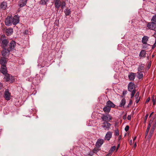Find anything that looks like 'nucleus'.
I'll return each mask as SVG.
<instances>
[{
    "instance_id": "obj_36",
    "label": "nucleus",
    "mask_w": 156,
    "mask_h": 156,
    "mask_svg": "<svg viewBox=\"0 0 156 156\" xmlns=\"http://www.w3.org/2000/svg\"><path fill=\"white\" fill-rule=\"evenodd\" d=\"M139 92H137L135 96L136 99L138 98H139Z\"/></svg>"
},
{
    "instance_id": "obj_54",
    "label": "nucleus",
    "mask_w": 156,
    "mask_h": 156,
    "mask_svg": "<svg viewBox=\"0 0 156 156\" xmlns=\"http://www.w3.org/2000/svg\"><path fill=\"white\" fill-rule=\"evenodd\" d=\"M136 136L133 139V141H135L136 140Z\"/></svg>"
},
{
    "instance_id": "obj_29",
    "label": "nucleus",
    "mask_w": 156,
    "mask_h": 156,
    "mask_svg": "<svg viewBox=\"0 0 156 156\" xmlns=\"http://www.w3.org/2000/svg\"><path fill=\"white\" fill-rule=\"evenodd\" d=\"M49 0H41V3L42 5H45Z\"/></svg>"
},
{
    "instance_id": "obj_15",
    "label": "nucleus",
    "mask_w": 156,
    "mask_h": 156,
    "mask_svg": "<svg viewBox=\"0 0 156 156\" xmlns=\"http://www.w3.org/2000/svg\"><path fill=\"white\" fill-rule=\"evenodd\" d=\"M103 143V140H98L97 141L96 146V147L99 148Z\"/></svg>"
},
{
    "instance_id": "obj_59",
    "label": "nucleus",
    "mask_w": 156,
    "mask_h": 156,
    "mask_svg": "<svg viewBox=\"0 0 156 156\" xmlns=\"http://www.w3.org/2000/svg\"><path fill=\"white\" fill-rule=\"evenodd\" d=\"M150 67H151V65H150V66H148V67L149 68H150Z\"/></svg>"
},
{
    "instance_id": "obj_38",
    "label": "nucleus",
    "mask_w": 156,
    "mask_h": 156,
    "mask_svg": "<svg viewBox=\"0 0 156 156\" xmlns=\"http://www.w3.org/2000/svg\"><path fill=\"white\" fill-rule=\"evenodd\" d=\"M129 126H126L125 128V131L126 132H127L129 129Z\"/></svg>"
},
{
    "instance_id": "obj_46",
    "label": "nucleus",
    "mask_w": 156,
    "mask_h": 156,
    "mask_svg": "<svg viewBox=\"0 0 156 156\" xmlns=\"http://www.w3.org/2000/svg\"><path fill=\"white\" fill-rule=\"evenodd\" d=\"M131 119V116L130 115H128L127 116V119L128 120H130Z\"/></svg>"
},
{
    "instance_id": "obj_28",
    "label": "nucleus",
    "mask_w": 156,
    "mask_h": 156,
    "mask_svg": "<svg viewBox=\"0 0 156 156\" xmlns=\"http://www.w3.org/2000/svg\"><path fill=\"white\" fill-rule=\"evenodd\" d=\"M99 148L96 147L93 150V152L94 153H96L98 151H99Z\"/></svg>"
},
{
    "instance_id": "obj_3",
    "label": "nucleus",
    "mask_w": 156,
    "mask_h": 156,
    "mask_svg": "<svg viewBox=\"0 0 156 156\" xmlns=\"http://www.w3.org/2000/svg\"><path fill=\"white\" fill-rule=\"evenodd\" d=\"M102 127L105 130H109L110 129L111 124L107 122H105L102 123Z\"/></svg>"
},
{
    "instance_id": "obj_9",
    "label": "nucleus",
    "mask_w": 156,
    "mask_h": 156,
    "mask_svg": "<svg viewBox=\"0 0 156 156\" xmlns=\"http://www.w3.org/2000/svg\"><path fill=\"white\" fill-rule=\"evenodd\" d=\"M112 135V132L110 131L108 132L106 134L105 139L108 141L111 138Z\"/></svg>"
},
{
    "instance_id": "obj_52",
    "label": "nucleus",
    "mask_w": 156,
    "mask_h": 156,
    "mask_svg": "<svg viewBox=\"0 0 156 156\" xmlns=\"http://www.w3.org/2000/svg\"><path fill=\"white\" fill-rule=\"evenodd\" d=\"M111 155V153H109L106 156H110Z\"/></svg>"
},
{
    "instance_id": "obj_12",
    "label": "nucleus",
    "mask_w": 156,
    "mask_h": 156,
    "mask_svg": "<svg viewBox=\"0 0 156 156\" xmlns=\"http://www.w3.org/2000/svg\"><path fill=\"white\" fill-rule=\"evenodd\" d=\"M135 84L132 83L130 82L129 83L128 86V90L129 91L131 92L135 87Z\"/></svg>"
},
{
    "instance_id": "obj_42",
    "label": "nucleus",
    "mask_w": 156,
    "mask_h": 156,
    "mask_svg": "<svg viewBox=\"0 0 156 156\" xmlns=\"http://www.w3.org/2000/svg\"><path fill=\"white\" fill-rule=\"evenodd\" d=\"M150 97L148 98L145 101V103H147L148 102L150 101Z\"/></svg>"
},
{
    "instance_id": "obj_47",
    "label": "nucleus",
    "mask_w": 156,
    "mask_h": 156,
    "mask_svg": "<svg viewBox=\"0 0 156 156\" xmlns=\"http://www.w3.org/2000/svg\"><path fill=\"white\" fill-rule=\"evenodd\" d=\"M126 115H127V113H126V114L124 115V116H123V119H126Z\"/></svg>"
},
{
    "instance_id": "obj_20",
    "label": "nucleus",
    "mask_w": 156,
    "mask_h": 156,
    "mask_svg": "<svg viewBox=\"0 0 156 156\" xmlns=\"http://www.w3.org/2000/svg\"><path fill=\"white\" fill-rule=\"evenodd\" d=\"M103 110L106 114H108L111 110V108L107 106L104 107Z\"/></svg>"
},
{
    "instance_id": "obj_23",
    "label": "nucleus",
    "mask_w": 156,
    "mask_h": 156,
    "mask_svg": "<svg viewBox=\"0 0 156 156\" xmlns=\"http://www.w3.org/2000/svg\"><path fill=\"white\" fill-rule=\"evenodd\" d=\"M138 74V77L140 79H141L143 77V74L141 72H138L137 73Z\"/></svg>"
},
{
    "instance_id": "obj_51",
    "label": "nucleus",
    "mask_w": 156,
    "mask_h": 156,
    "mask_svg": "<svg viewBox=\"0 0 156 156\" xmlns=\"http://www.w3.org/2000/svg\"><path fill=\"white\" fill-rule=\"evenodd\" d=\"M153 113H154V112H152L151 113L150 115L149 116V118H150L151 116V115L153 114Z\"/></svg>"
},
{
    "instance_id": "obj_22",
    "label": "nucleus",
    "mask_w": 156,
    "mask_h": 156,
    "mask_svg": "<svg viewBox=\"0 0 156 156\" xmlns=\"http://www.w3.org/2000/svg\"><path fill=\"white\" fill-rule=\"evenodd\" d=\"M126 103V100L125 98H123L121 100L120 104L119 105V107H122L124 106Z\"/></svg>"
},
{
    "instance_id": "obj_17",
    "label": "nucleus",
    "mask_w": 156,
    "mask_h": 156,
    "mask_svg": "<svg viewBox=\"0 0 156 156\" xmlns=\"http://www.w3.org/2000/svg\"><path fill=\"white\" fill-rule=\"evenodd\" d=\"M7 6V3L6 2H2L0 5V8L3 9H5Z\"/></svg>"
},
{
    "instance_id": "obj_50",
    "label": "nucleus",
    "mask_w": 156,
    "mask_h": 156,
    "mask_svg": "<svg viewBox=\"0 0 156 156\" xmlns=\"http://www.w3.org/2000/svg\"><path fill=\"white\" fill-rule=\"evenodd\" d=\"M2 87V84L0 82V90L1 89Z\"/></svg>"
},
{
    "instance_id": "obj_57",
    "label": "nucleus",
    "mask_w": 156,
    "mask_h": 156,
    "mask_svg": "<svg viewBox=\"0 0 156 156\" xmlns=\"http://www.w3.org/2000/svg\"><path fill=\"white\" fill-rule=\"evenodd\" d=\"M132 140H131L130 141V144H132Z\"/></svg>"
},
{
    "instance_id": "obj_56",
    "label": "nucleus",
    "mask_w": 156,
    "mask_h": 156,
    "mask_svg": "<svg viewBox=\"0 0 156 156\" xmlns=\"http://www.w3.org/2000/svg\"><path fill=\"white\" fill-rule=\"evenodd\" d=\"M136 143L134 145V147H136Z\"/></svg>"
},
{
    "instance_id": "obj_53",
    "label": "nucleus",
    "mask_w": 156,
    "mask_h": 156,
    "mask_svg": "<svg viewBox=\"0 0 156 156\" xmlns=\"http://www.w3.org/2000/svg\"><path fill=\"white\" fill-rule=\"evenodd\" d=\"M121 136H119V140L121 139Z\"/></svg>"
},
{
    "instance_id": "obj_37",
    "label": "nucleus",
    "mask_w": 156,
    "mask_h": 156,
    "mask_svg": "<svg viewBox=\"0 0 156 156\" xmlns=\"http://www.w3.org/2000/svg\"><path fill=\"white\" fill-rule=\"evenodd\" d=\"M152 101L153 103V104L154 105H155V100L154 99V96L152 97Z\"/></svg>"
},
{
    "instance_id": "obj_48",
    "label": "nucleus",
    "mask_w": 156,
    "mask_h": 156,
    "mask_svg": "<svg viewBox=\"0 0 156 156\" xmlns=\"http://www.w3.org/2000/svg\"><path fill=\"white\" fill-rule=\"evenodd\" d=\"M156 44L154 43V44L153 45L152 48L153 49L156 47Z\"/></svg>"
},
{
    "instance_id": "obj_11",
    "label": "nucleus",
    "mask_w": 156,
    "mask_h": 156,
    "mask_svg": "<svg viewBox=\"0 0 156 156\" xmlns=\"http://www.w3.org/2000/svg\"><path fill=\"white\" fill-rule=\"evenodd\" d=\"M0 71L4 75L7 73L8 71L6 66H1Z\"/></svg>"
},
{
    "instance_id": "obj_14",
    "label": "nucleus",
    "mask_w": 156,
    "mask_h": 156,
    "mask_svg": "<svg viewBox=\"0 0 156 156\" xmlns=\"http://www.w3.org/2000/svg\"><path fill=\"white\" fill-rule=\"evenodd\" d=\"M13 32V29L11 28L7 29L5 30L6 34L8 36H10L12 34Z\"/></svg>"
},
{
    "instance_id": "obj_16",
    "label": "nucleus",
    "mask_w": 156,
    "mask_h": 156,
    "mask_svg": "<svg viewBox=\"0 0 156 156\" xmlns=\"http://www.w3.org/2000/svg\"><path fill=\"white\" fill-rule=\"evenodd\" d=\"M106 105L110 108H114L115 106V105L110 100L107 102Z\"/></svg>"
},
{
    "instance_id": "obj_13",
    "label": "nucleus",
    "mask_w": 156,
    "mask_h": 156,
    "mask_svg": "<svg viewBox=\"0 0 156 156\" xmlns=\"http://www.w3.org/2000/svg\"><path fill=\"white\" fill-rule=\"evenodd\" d=\"M6 60L5 58L2 57L0 59V64L2 66H6Z\"/></svg>"
},
{
    "instance_id": "obj_41",
    "label": "nucleus",
    "mask_w": 156,
    "mask_h": 156,
    "mask_svg": "<svg viewBox=\"0 0 156 156\" xmlns=\"http://www.w3.org/2000/svg\"><path fill=\"white\" fill-rule=\"evenodd\" d=\"M132 103V101L131 100H129V103L128 105L127 106V107H129V106H130Z\"/></svg>"
},
{
    "instance_id": "obj_58",
    "label": "nucleus",
    "mask_w": 156,
    "mask_h": 156,
    "mask_svg": "<svg viewBox=\"0 0 156 156\" xmlns=\"http://www.w3.org/2000/svg\"><path fill=\"white\" fill-rule=\"evenodd\" d=\"M64 7H61V8H62V9H63V8Z\"/></svg>"
},
{
    "instance_id": "obj_45",
    "label": "nucleus",
    "mask_w": 156,
    "mask_h": 156,
    "mask_svg": "<svg viewBox=\"0 0 156 156\" xmlns=\"http://www.w3.org/2000/svg\"><path fill=\"white\" fill-rule=\"evenodd\" d=\"M127 93V91L126 90L124 91L123 92L122 94L124 96Z\"/></svg>"
},
{
    "instance_id": "obj_40",
    "label": "nucleus",
    "mask_w": 156,
    "mask_h": 156,
    "mask_svg": "<svg viewBox=\"0 0 156 156\" xmlns=\"http://www.w3.org/2000/svg\"><path fill=\"white\" fill-rule=\"evenodd\" d=\"M66 5V3L64 2H62V3H61V7H65Z\"/></svg>"
},
{
    "instance_id": "obj_25",
    "label": "nucleus",
    "mask_w": 156,
    "mask_h": 156,
    "mask_svg": "<svg viewBox=\"0 0 156 156\" xmlns=\"http://www.w3.org/2000/svg\"><path fill=\"white\" fill-rule=\"evenodd\" d=\"M144 66H142V65H141L138 68V71L139 72H141V71L144 69Z\"/></svg>"
},
{
    "instance_id": "obj_10",
    "label": "nucleus",
    "mask_w": 156,
    "mask_h": 156,
    "mask_svg": "<svg viewBox=\"0 0 156 156\" xmlns=\"http://www.w3.org/2000/svg\"><path fill=\"white\" fill-rule=\"evenodd\" d=\"M55 7L58 9L61 6V2L60 0H54Z\"/></svg>"
},
{
    "instance_id": "obj_27",
    "label": "nucleus",
    "mask_w": 156,
    "mask_h": 156,
    "mask_svg": "<svg viewBox=\"0 0 156 156\" xmlns=\"http://www.w3.org/2000/svg\"><path fill=\"white\" fill-rule=\"evenodd\" d=\"M151 126H150V125H148V126H147V129L146 130V133H145V136L146 137V136H147L148 135V132L149 131V130L150 129V128Z\"/></svg>"
},
{
    "instance_id": "obj_34",
    "label": "nucleus",
    "mask_w": 156,
    "mask_h": 156,
    "mask_svg": "<svg viewBox=\"0 0 156 156\" xmlns=\"http://www.w3.org/2000/svg\"><path fill=\"white\" fill-rule=\"evenodd\" d=\"M154 120V119L153 118H152L151 120H150L149 123V124L148 125H150L151 126V124H152L153 121Z\"/></svg>"
},
{
    "instance_id": "obj_2",
    "label": "nucleus",
    "mask_w": 156,
    "mask_h": 156,
    "mask_svg": "<svg viewBox=\"0 0 156 156\" xmlns=\"http://www.w3.org/2000/svg\"><path fill=\"white\" fill-rule=\"evenodd\" d=\"M12 16H7L5 20V23L6 26H10L12 24Z\"/></svg>"
},
{
    "instance_id": "obj_43",
    "label": "nucleus",
    "mask_w": 156,
    "mask_h": 156,
    "mask_svg": "<svg viewBox=\"0 0 156 156\" xmlns=\"http://www.w3.org/2000/svg\"><path fill=\"white\" fill-rule=\"evenodd\" d=\"M140 97H139V98H138L136 99V103H137L139 102V101L140 100Z\"/></svg>"
},
{
    "instance_id": "obj_55",
    "label": "nucleus",
    "mask_w": 156,
    "mask_h": 156,
    "mask_svg": "<svg viewBox=\"0 0 156 156\" xmlns=\"http://www.w3.org/2000/svg\"><path fill=\"white\" fill-rule=\"evenodd\" d=\"M134 95L132 94H131V98H132L134 96Z\"/></svg>"
},
{
    "instance_id": "obj_21",
    "label": "nucleus",
    "mask_w": 156,
    "mask_h": 156,
    "mask_svg": "<svg viewBox=\"0 0 156 156\" xmlns=\"http://www.w3.org/2000/svg\"><path fill=\"white\" fill-rule=\"evenodd\" d=\"M149 39V37L147 36H144L142 39V42L143 44H147V42Z\"/></svg>"
},
{
    "instance_id": "obj_18",
    "label": "nucleus",
    "mask_w": 156,
    "mask_h": 156,
    "mask_svg": "<svg viewBox=\"0 0 156 156\" xmlns=\"http://www.w3.org/2000/svg\"><path fill=\"white\" fill-rule=\"evenodd\" d=\"M146 52L144 50H142L139 54V56L140 58H145L146 57Z\"/></svg>"
},
{
    "instance_id": "obj_39",
    "label": "nucleus",
    "mask_w": 156,
    "mask_h": 156,
    "mask_svg": "<svg viewBox=\"0 0 156 156\" xmlns=\"http://www.w3.org/2000/svg\"><path fill=\"white\" fill-rule=\"evenodd\" d=\"M115 148H116V147H115V146H113L110 149V151H114L115 150Z\"/></svg>"
},
{
    "instance_id": "obj_5",
    "label": "nucleus",
    "mask_w": 156,
    "mask_h": 156,
    "mask_svg": "<svg viewBox=\"0 0 156 156\" xmlns=\"http://www.w3.org/2000/svg\"><path fill=\"white\" fill-rule=\"evenodd\" d=\"M11 93L9 92L8 89H6L4 92V97L5 99L7 101L9 100L10 99Z\"/></svg>"
},
{
    "instance_id": "obj_31",
    "label": "nucleus",
    "mask_w": 156,
    "mask_h": 156,
    "mask_svg": "<svg viewBox=\"0 0 156 156\" xmlns=\"http://www.w3.org/2000/svg\"><path fill=\"white\" fill-rule=\"evenodd\" d=\"M148 114H147L144 118V123H145L146 122V121L147 120V117H148Z\"/></svg>"
},
{
    "instance_id": "obj_33",
    "label": "nucleus",
    "mask_w": 156,
    "mask_h": 156,
    "mask_svg": "<svg viewBox=\"0 0 156 156\" xmlns=\"http://www.w3.org/2000/svg\"><path fill=\"white\" fill-rule=\"evenodd\" d=\"M115 135L116 136H118L119 135V133L118 129H117L115 130Z\"/></svg>"
},
{
    "instance_id": "obj_61",
    "label": "nucleus",
    "mask_w": 156,
    "mask_h": 156,
    "mask_svg": "<svg viewBox=\"0 0 156 156\" xmlns=\"http://www.w3.org/2000/svg\"><path fill=\"white\" fill-rule=\"evenodd\" d=\"M155 122H156V119H155Z\"/></svg>"
},
{
    "instance_id": "obj_30",
    "label": "nucleus",
    "mask_w": 156,
    "mask_h": 156,
    "mask_svg": "<svg viewBox=\"0 0 156 156\" xmlns=\"http://www.w3.org/2000/svg\"><path fill=\"white\" fill-rule=\"evenodd\" d=\"M151 21L156 23V14L153 16Z\"/></svg>"
},
{
    "instance_id": "obj_24",
    "label": "nucleus",
    "mask_w": 156,
    "mask_h": 156,
    "mask_svg": "<svg viewBox=\"0 0 156 156\" xmlns=\"http://www.w3.org/2000/svg\"><path fill=\"white\" fill-rule=\"evenodd\" d=\"M151 26V29L154 30H156V23H155L152 22Z\"/></svg>"
},
{
    "instance_id": "obj_26",
    "label": "nucleus",
    "mask_w": 156,
    "mask_h": 156,
    "mask_svg": "<svg viewBox=\"0 0 156 156\" xmlns=\"http://www.w3.org/2000/svg\"><path fill=\"white\" fill-rule=\"evenodd\" d=\"M65 12L66 16H69L70 14L71 11L70 9H67L66 10V11H65Z\"/></svg>"
},
{
    "instance_id": "obj_8",
    "label": "nucleus",
    "mask_w": 156,
    "mask_h": 156,
    "mask_svg": "<svg viewBox=\"0 0 156 156\" xmlns=\"http://www.w3.org/2000/svg\"><path fill=\"white\" fill-rule=\"evenodd\" d=\"M27 0H20L18 2V5L21 8L25 5L27 3Z\"/></svg>"
},
{
    "instance_id": "obj_4",
    "label": "nucleus",
    "mask_w": 156,
    "mask_h": 156,
    "mask_svg": "<svg viewBox=\"0 0 156 156\" xmlns=\"http://www.w3.org/2000/svg\"><path fill=\"white\" fill-rule=\"evenodd\" d=\"M101 118L103 121L107 122V121H109L112 119V117L109 114H107L106 115L103 114L102 116L101 117Z\"/></svg>"
},
{
    "instance_id": "obj_19",
    "label": "nucleus",
    "mask_w": 156,
    "mask_h": 156,
    "mask_svg": "<svg viewBox=\"0 0 156 156\" xmlns=\"http://www.w3.org/2000/svg\"><path fill=\"white\" fill-rule=\"evenodd\" d=\"M128 77L130 81L133 80L135 78V74L133 73H131L129 75Z\"/></svg>"
},
{
    "instance_id": "obj_32",
    "label": "nucleus",
    "mask_w": 156,
    "mask_h": 156,
    "mask_svg": "<svg viewBox=\"0 0 156 156\" xmlns=\"http://www.w3.org/2000/svg\"><path fill=\"white\" fill-rule=\"evenodd\" d=\"M152 22L151 23H148L147 25V27H148L149 29H151V27H152Z\"/></svg>"
},
{
    "instance_id": "obj_35",
    "label": "nucleus",
    "mask_w": 156,
    "mask_h": 156,
    "mask_svg": "<svg viewBox=\"0 0 156 156\" xmlns=\"http://www.w3.org/2000/svg\"><path fill=\"white\" fill-rule=\"evenodd\" d=\"M155 129V127L154 126H153L150 132V133H151V134L153 133L154 130Z\"/></svg>"
},
{
    "instance_id": "obj_7",
    "label": "nucleus",
    "mask_w": 156,
    "mask_h": 156,
    "mask_svg": "<svg viewBox=\"0 0 156 156\" xmlns=\"http://www.w3.org/2000/svg\"><path fill=\"white\" fill-rule=\"evenodd\" d=\"M4 75L5 76L4 79L6 81L12 82V80H13V77L12 76L8 73Z\"/></svg>"
},
{
    "instance_id": "obj_44",
    "label": "nucleus",
    "mask_w": 156,
    "mask_h": 156,
    "mask_svg": "<svg viewBox=\"0 0 156 156\" xmlns=\"http://www.w3.org/2000/svg\"><path fill=\"white\" fill-rule=\"evenodd\" d=\"M132 94L134 95L135 93H136V90L135 89H134L132 91Z\"/></svg>"
},
{
    "instance_id": "obj_60",
    "label": "nucleus",
    "mask_w": 156,
    "mask_h": 156,
    "mask_svg": "<svg viewBox=\"0 0 156 156\" xmlns=\"http://www.w3.org/2000/svg\"><path fill=\"white\" fill-rule=\"evenodd\" d=\"M154 44H156V40H155V43H154Z\"/></svg>"
},
{
    "instance_id": "obj_1",
    "label": "nucleus",
    "mask_w": 156,
    "mask_h": 156,
    "mask_svg": "<svg viewBox=\"0 0 156 156\" xmlns=\"http://www.w3.org/2000/svg\"><path fill=\"white\" fill-rule=\"evenodd\" d=\"M16 43L15 41H11L9 43L6 39L2 40L1 46L3 49L2 52V55L3 57H7L10 54V52L13 50Z\"/></svg>"
},
{
    "instance_id": "obj_49",
    "label": "nucleus",
    "mask_w": 156,
    "mask_h": 156,
    "mask_svg": "<svg viewBox=\"0 0 156 156\" xmlns=\"http://www.w3.org/2000/svg\"><path fill=\"white\" fill-rule=\"evenodd\" d=\"M119 146H120V144H119L117 146V148L116 149V151H117V150L119 149Z\"/></svg>"
},
{
    "instance_id": "obj_6",
    "label": "nucleus",
    "mask_w": 156,
    "mask_h": 156,
    "mask_svg": "<svg viewBox=\"0 0 156 156\" xmlns=\"http://www.w3.org/2000/svg\"><path fill=\"white\" fill-rule=\"evenodd\" d=\"M12 24L14 25H16L19 22V17L17 15L15 16L13 18L12 17Z\"/></svg>"
}]
</instances>
